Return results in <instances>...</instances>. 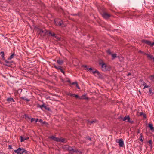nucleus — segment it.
I'll use <instances>...</instances> for the list:
<instances>
[{"label":"nucleus","mask_w":154,"mask_h":154,"mask_svg":"<svg viewBox=\"0 0 154 154\" xmlns=\"http://www.w3.org/2000/svg\"><path fill=\"white\" fill-rule=\"evenodd\" d=\"M54 23L57 26H62V27L65 26L64 24V22H63L62 20L59 18H55L54 20Z\"/></svg>","instance_id":"obj_1"},{"label":"nucleus","mask_w":154,"mask_h":154,"mask_svg":"<svg viewBox=\"0 0 154 154\" xmlns=\"http://www.w3.org/2000/svg\"><path fill=\"white\" fill-rule=\"evenodd\" d=\"M100 65L101 66L102 70L103 71H109L111 67L109 66H107L106 63L103 62L100 63Z\"/></svg>","instance_id":"obj_2"},{"label":"nucleus","mask_w":154,"mask_h":154,"mask_svg":"<svg viewBox=\"0 0 154 154\" xmlns=\"http://www.w3.org/2000/svg\"><path fill=\"white\" fill-rule=\"evenodd\" d=\"M54 67L57 69L58 71H60L64 75L65 74V66H57L55 64H53Z\"/></svg>","instance_id":"obj_3"},{"label":"nucleus","mask_w":154,"mask_h":154,"mask_svg":"<svg viewBox=\"0 0 154 154\" xmlns=\"http://www.w3.org/2000/svg\"><path fill=\"white\" fill-rule=\"evenodd\" d=\"M45 34H46V35L48 34L49 36L54 37L57 39H59V37L57 36L55 34L50 30H48L45 29Z\"/></svg>","instance_id":"obj_4"},{"label":"nucleus","mask_w":154,"mask_h":154,"mask_svg":"<svg viewBox=\"0 0 154 154\" xmlns=\"http://www.w3.org/2000/svg\"><path fill=\"white\" fill-rule=\"evenodd\" d=\"M69 95L71 97H75L76 98H78L79 99H85L86 100H88V97H85V95H83L82 96L80 97L78 95L75 94H69Z\"/></svg>","instance_id":"obj_5"},{"label":"nucleus","mask_w":154,"mask_h":154,"mask_svg":"<svg viewBox=\"0 0 154 154\" xmlns=\"http://www.w3.org/2000/svg\"><path fill=\"white\" fill-rule=\"evenodd\" d=\"M69 148V149L68 151L69 152V154H73V153H77L79 152L80 154H82V152L79 151L78 149H74L72 147L70 146Z\"/></svg>","instance_id":"obj_6"},{"label":"nucleus","mask_w":154,"mask_h":154,"mask_svg":"<svg viewBox=\"0 0 154 154\" xmlns=\"http://www.w3.org/2000/svg\"><path fill=\"white\" fill-rule=\"evenodd\" d=\"M143 89L144 92L147 94H148L151 96L154 94V92L151 91L152 88L150 87V86L148 88H146Z\"/></svg>","instance_id":"obj_7"},{"label":"nucleus","mask_w":154,"mask_h":154,"mask_svg":"<svg viewBox=\"0 0 154 154\" xmlns=\"http://www.w3.org/2000/svg\"><path fill=\"white\" fill-rule=\"evenodd\" d=\"M141 42L142 43H145L151 47H152L154 45V42L151 43V41L145 39H143L141 40Z\"/></svg>","instance_id":"obj_8"},{"label":"nucleus","mask_w":154,"mask_h":154,"mask_svg":"<svg viewBox=\"0 0 154 154\" xmlns=\"http://www.w3.org/2000/svg\"><path fill=\"white\" fill-rule=\"evenodd\" d=\"M37 106L38 107L40 108L42 110H43V108H44L45 110H47L48 111L50 110V108L45 106L44 103L42 105H40L39 104H38Z\"/></svg>","instance_id":"obj_9"},{"label":"nucleus","mask_w":154,"mask_h":154,"mask_svg":"<svg viewBox=\"0 0 154 154\" xmlns=\"http://www.w3.org/2000/svg\"><path fill=\"white\" fill-rule=\"evenodd\" d=\"M102 16L105 19H108L111 17V15L106 12H103L101 14Z\"/></svg>","instance_id":"obj_10"},{"label":"nucleus","mask_w":154,"mask_h":154,"mask_svg":"<svg viewBox=\"0 0 154 154\" xmlns=\"http://www.w3.org/2000/svg\"><path fill=\"white\" fill-rule=\"evenodd\" d=\"M92 72L94 74L95 73H97L99 78L102 79L103 78V75L97 70L95 69L94 71H92Z\"/></svg>","instance_id":"obj_11"},{"label":"nucleus","mask_w":154,"mask_h":154,"mask_svg":"<svg viewBox=\"0 0 154 154\" xmlns=\"http://www.w3.org/2000/svg\"><path fill=\"white\" fill-rule=\"evenodd\" d=\"M4 61L6 63L5 64H4V65L7 66L9 67L11 66V65H12V63H13V61H9L6 60H5Z\"/></svg>","instance_id":"obj_12"},{"label":"nucleus","mask_w":154,"mask_h":154,"mask_svg":"<svg viewBox=\"0 0 154 154\" xmlns=\"http://www.w3.org/2000/svg\"><path fill=\"white\" fill-rule=\"evenodd\" d=\"M117 143H119V146L120 147H123L124 145V142L122 139H119Z\"/></svg>","instance_id":"obj_13"},{"label":"nucleus","mask_w":154,"mask_h":154,"mask_svg":"<svg viewBox=\"0 0 154 154\" xmlns=\"http://www.w3.org/2000/svg\"><path fill=\"white\" fill-rule=\"evenodd\" d=\"M119 118L121 119L123 121H125L126 120H127V121H128L130 119V116H126L124 118H123V117L122 116H120Z\"/></svg>","instance_id":"obj_14"},{"label":"nucleus","mask_w":154,"mask_h":154,"mask_svg":"<svg viewBox=\"0 0 154 154\" xmlns=\"http://www.w3.org/2000/svg\"><path fill=\"white\" fill-rule=\"evenodd\" d=\"M57 63L59 65H62L64 63V61L59 58L57 61Z\"/></svg>","instance_id":"obj_15"},{"label":"nucleus","mask_w":154,"mask_h":154,"mask_svg":"<svg viewBox=\"0 0 154 154\" xmlns=\"http://www.w3.org/2000/svg\"><path fill=\"white\" fill-rule=\"evenodd\" d=\"M45 30H42L41 32H39L38 33L42 38H43L46 35L45 34Z\"/></svg>","instance_id":"obj_16"},{"label":"nucleus","mask_w":154,"mask_h":154,"mask_svg":"<svg viewBox=\"0 0 154 154\" xmlns=\"http://www.w3.org/2000/svg\"><path fill=\"white\" fill-rule=\"evenodd\" d=\"M49 138L52 139L56 142H58L59 138L58 137H56L54 136H52L49 137Z\"/></svg>","instance_id":"obj_17"},{"label":"nucleus","mask_w":154,"mask_h":154,"mask_svg":"<svg viewBox=\"0 0 154 154\" xmlns=\"http://www.w3.org/2000/svg\"><path fill=\"white\" fill-rule=\"evenodd\" d=\"M6 100L8 103H10V102H15V100L13 98L11 97L7 98L6 99Z\"/></svg>","instance_id":"obj_18"},{"label":"nucleus","mask_w":154,"mask_h":154,"mask_svg":"<svg viewBox=\"0 0 154 154\" xmlns=\"http://www.w3.org/2000/svg\"><path fill=\"white\" fill-rule=\"evenodd\" d=\"M58 142H61L64 143H66V141L65 138H59Z\"/></svg>","instance_id":"obj_19"},{"label":"nucleus","mask_w":154,"mask_h":154,"mask_svg":"<svg viewBox=\"0 0 154 154\" xmlns=\"http://www.w3.org/2000/svg\"><path fill=\"white\" fill-rule=\"evenodd\" d=\"M148 127L149 128L150 130L152 131H154V127L152 124L149 123L148 125Z\"/></svg>","instance_id":"obj_20"},{"label":"nucleus","mask_w":154,"mask_h":154,"mask_svg":"<svg viewBox=\"0 0 154 154\" xmlns=\"http://www.w3.org/2000/svg\"><path fill=\"white\" fill-rule=\"evenodd\" d=\"M71 15H72L73 16H77L79 17H81L82 16V14L81 12H79L77 14H71Z\"/></svg>","instance_id":"obj_21"},{"label":"nucleus","mask_w":154,"mask_h":154,"mask_svg":"<svg viewBox=\"0 0 154 154\" xmlns=\"http://www.w3.org/2000/svg\"><path fill=\"white\" fill-rule=\"evenodd\" d=\"M0 55L2 57V58L3 60H5V56L4 52L3 51H2L0 53Z\"/></svg>","instance_id":"obj_22"},{"label":"nucleus","mask_w":154,"mask_h":154,"mask_svg":"<svg viewBox=\"0 0 154 154\" xmlns=\"http://www.w3.org/2000/svg\"><path fill=\"white\" fill-rule=\"evenodd\" d=\"M20 150L21 149H20V147H19L17 150H14V152L15 153H16L17 154H20Z\"/></svg>","instance_id":"obj_23"},{"label":"nucleus","mask_w":154,"mask_h":154,"mask_svg":"<svg viewBox=\"0 0 154 154\" xmlns=\"http://www.w3.org/2000/svg\"><path fill=\"white\" fill-rule=\"evenodd\" d=\"M142 85H143L144 86L143 89H145L146 88H148L149 87V86L148 85L146 82L143 83V84H142Z\"/></svg>","instance_id":"obj_24"},{"label":"nucleus","mask_w":154,"mask_h":154,"mask_svg":"<svg viewBox=\"0 0 154 154\" xmlns=\"http://www.w3.org/2000/svg\"><path fill=\"white\" fill-rule=\"evenodd\" d=\"M15 55V54L14 53H13L12 55H11L10 57H8V60H11V59L13 58L14 56Z\"/></svg>","instance_id":"obj_25"},{"label":"nucleus","mask_w":154,"mask_h":154,"mask_svg":"<svg viewBox=\"0 0 154 154\" xmlns=\"http://www.w3.org/2000/svg\"><path fill=\"white\" fill-rule=\"evenodd\" d=\"M20 98L22 100H26V101L27 102H29L30 100L28 98H27L25 97H20Z\"/></svg>","instance_id":"obj_26"},{"label":"nucleus","mask_w":154,"mask_h":154,"mask_svg":"<svg viewBox=\"0 0 154 154\" xmlns=\"http://www.w3.org/2000/svg\"><path fill=\"white\" fill-rule=\"evenodd\" d=\"M146 55H147L148 58H149V59H150L151 60H152L153 57L152 56L149 55L147 53V54Z\"/></svg>","instance_id":"obj_27"},{"label":"nucleus","mask_w":154,"mask_h":154,"mask_svg":"<svg viewBox=\"0 0 154 154\" xmlns=\"http://www.w3.org/2000/svg\"><path fill=\"white\" fill-rule=\"evenodd\" d=\"M140 116H142V115H143V117L144 118H146V115L145 114V113H144L143 112H141L140 113Z\"/></svg>","instance_id":"obj_28"},{"label":"nucleus","mask_w":154,"mask_h":154,"mask_svg":"<svg viewBox=\"0 0 154 154\" xmlns=\"http://www.w3.org/2000/svg\"><path fill=\"white\" fill-rule=\"evenodd\" d=\"M20 141L21 142H23L24 140H26V137H23L22 136H20Z\"/></svg>","instance_id":"obj_29"},{"label":"nucleus","mask_w":154,"mask_h":154,"mask_svg":"<svg viewBox=\"0 0 154 154\" xmlns=\"http://www.w3.org/2000/svg\"><path fill=\"white\" fill-rule=\"evenodd\" d=\"M85 138L87 140H88L90 141H91L92 140L91 137H89L88 136H87L86 137H85Z\"/></svg>","instance_id":"obj_30"},{"label":"nucleus","mask_w":154,"mask_h":154,"mask_svg":"<svg viewBox=\"0 0 154 154\" xmlns=\"http://www.w3.org/2000/svg\"><path fill=\"white\" fill-rule=\"evenodd\" d=\"M112 57V60H113L117 57V54H111Z\"/></svg>","instance_id":"obj_31"},{"label":"nucleus","mask_w":154,"mask_h":154,"mask_svg":"<svg viewBox=\"0 0 154 154\" xmlns=\"http://www.w3.org/2000/svg\"><path fill=\"white\" fill-rule=\"evenodd\" d=\"M97 122V120H94L89 121H88V123H90V124H93L94 123L96 122Z\"/></svg>","instance_id":"obj_32"},{"label":"nucleus","mask_w":154,"mask_h":154,"mask_svg":"<svg viewBox=\"0 0 154 154\" xmlns=\"http://www.w3.org/2000/svg\"><path fill=\"white\" fill-rule=\"evenodd\" d=\"M138 52L139 53H140L142 54H143L144 55H146L147 54V53H145L144 51H142L141 50H139V51H138Z\"/></svg>","instance_id":"obj_33"},{"label":"nucleus","mask_w":154,"mask_h":154,"mask_svg":"<svg viewBox=\"0 0 154 154\" xmlns=\"http://www.w3.org/2000/svg\"><path fill=\"white\" fill-rule=\"evenodd\" d=\"M140 137H139V139H140V140L142 141V142H143V140L142 139V138L143 137V136H142V134H140Z\"/></svg>","instance_id":"obj_34"},{"label":"nucleus","mask_w":154,"mask_h":154,"mask_svg":"<svg viewBox=\"0 0 154 154\" xmlns=\"http://www.w3.org/2000/svg\"><path fill=\"white\" fill-rule=\"evenodd\" d=\"M70 146L68 145H66L65 146V149H66V150H68L69 147Z\"/></svg>","instance_id":"obj_35"},{"label":"nucleus","mask_w":154,"mask_h":154,"mask_svg":"<svg viewBox=\"0 0 154 154\" xmlns=\"http://www.w3.org/2000/svg\"><path fill=\"white\" fill-rule=\"evenodd\" d=\"M82 67H84L86 68V69L85 70L87 69L88 70V66L87 65H83L82 66Z\"/></svg>","instance_id":"obj_36"},{"label":"nucleus","mask_w":154,"mask_h":154,"mask_svg":"<svg viewBox=\"0 0 154 154\" xmlns=\"http://www.w3.org/2000/svg\"><path fill=\"white\" fill-rule=\"evenodd\" d=\"M20 149H21V150L20 151V154H23L24 152H23V148H21L20 147Z\"/></svg>","instance_id":"obj_37"},{"label":"nucleus","mask_w":154,"mask_h":154,"mask_svg":"<svg viewBox=\"0 0 154 154\" xmlns=\"http://www.w3.org/2000/svg\"><path fill=\"white\" fill-rule=\"evenodd\" d=\"M127 122L131 123V124H133L134 122V121L133 120H131L130 119H129V120L127 121Z\"/></svg>","instance_id":"obj_38"},{"label":"nucleus","mask_w":154,"mask_h":154,"mask_svg":"<svg viewBox=\"0 0 154 154\" xmlns=\"http://www.w3.org/2000/svg\"><path fill=\"white\" fill-rule=\"evenodd\" d=\"M23 152H24V153H25L26 154H29V152L27 151L24 148Z\"/></svg>","instance_id":"obj_39"},{"label":"nucleus","mask_w":154,"mask_h":154,"mask_svg":"<svg viewBox=\"0 0 154 154\" xmlns=\"http://www.w3.org/2000/svg\"><path fill=\"white\" fill-rule=\"evenodd\" d=\"M107 52L108 54L110 55H111L112 54L109 49L107 51Z\"/></svg>","instance_id":"obj_40"},{"label":"nucleus","mask_w":154,"mask_h":154,"mask_svg":"<svg viewBox=\"0 0 154 154\" xmlns=\"http://www.w3.org/2000/svg\"><path fill=\"white\" fill-rule=\"evenodd\" d=\"M88 70L89 71H90L91 72H92V71H93V69H92V68H91V67L88 68Z\"/></svg>","instance_id":"obj_41"},{"label":"nucleus","mask_w":154,"mask_h":154,"mask_svg":"<svg viewBox=\"0 0 154 154\" xmlns=\"http://www.w3.org/2000/svg\"><path fill=\"white\" fill-rule=\"evenodd\" d=\"M139 82H140V83L142 84H143V83H145V82H144L143 80L142 79H140L139 80Z\"/></svg>","instance_id":"obj_42"},{"label":"nucleus","mask_w":154,"mask_h":154,"mask_svg":"<svg viewBox=\"0 0 154 154\" xmlns=\"http://www.w3.org/2000/svg\"><path fill=\"white\" fill-rule=\"evenodd\" d=\"M76 87L78 89H80V87H79V86L78 85V84L77 83H76Z\"/></svg>","instance_id":"obj_43"},{"label":"nucleus","mask_w":154,"mask_h":154,"mask_svg":"<svg viewBox=\"0 0 154 154\" xmlns=\"http://www.w3.org/2000/svg\"><path fill=\"white\" fill-rule=\"evenodd\" d=\"M25 118H27L28 119H30L29 117L26 114L25 115Z\"/></svg>","instance_id":"obj_44"},{"label":"nucleus","mask_w":154,"mask_h":154,"mask_svg":"<svg viewBox=\"0 0 154 154\" xmlns=\"http://www.w3.org/2000/svg\"><path fill=\"white\" fill-rule=\"evenodd\" d=\"M42 124H46L47 125H48V123H47L45 121H43Z\"/></svg>","instance_id":"obj_45"},{"label":"nucleus","mask_w":154,"mask_h":154,"mask_svg":"<svg viewBox=\"0 0 154 154\" xmlns=\"http://www.w3.org/2000/svg\"><path fill=\"white\" fill-rule=\"evenodd\" d=\"M149 146L150 147V149L151 150H152V144H149Z\"/></svg>","instance_id":"obj_46"},{"label":"nucleus","mask_w":154,"mask_h":154,"mask_svg":"<svg viewBox=\"0 0 154 154\" xmlns=\"http://www.w3.org/2000/svg\"><path fill=\"white\" fill-rule=\"evenodd\" d=\"M35 120V118H32L31 119V122H32L33 121H34V120Z\"/></svg>","instance_id":"obj_47"},{"label":"nucleus","mask_w":154,"mask_h":154,"mask_svg":"<svg viewBox=\"0 0 154 154\" xmlns=\"http://www.w3.org/2000/svg\"><path fill=\"white\" fill-rule=\"evenodd\" d=\"M42 29H41V28H38V31L39 32H41V31L42 30Z\"/></svg>","instance_id":"obj_48"},{"label":"nucleus","mask_w":154,"mask_h":154,"mask_svg":"<svg viewBox=\"0 0 154 154\" xmlns=\"http://www.w3.org/2000/svg\"><path fill=\"white\" fill-rule=\"evenodd\" d=\"M77 82H73L72 83H71V84H70L71 85H74V84H75L76 85V83H77Z\"/></svg>","instance_id":"obj_49"},{"label":"nucleus","mask_w":154,"mask_h":154,"mask_svg":"<svg viewBox=\"0 0 154 154\" xmlns=\"http://www.w3.org/2000/svg\"><path fill=\"white\" fill-rule=\"evenodd\" d=\"M152 140H149L148 141V143H149V144H152Z\"/></svg>","instance_id":"obj_50"},{"label":"nucleus","mask_w":154,"mask_h":154,"mask_svg":"<svg viewBox=\"0 0 154 154\" xmlns=\"http://www.w3.org/2000/svg\"><path fill=\"white\" fill-rule=\"evenodd\" d=\"M8 149H12V146L11 145H10L8 146Z\"/></svg>","instance_id":"obj_51"},{"label":"nucleus","mask_w":154,"mask_h":154,"mask_svg":"<svg viewBox=\"0 0 154 154\" xmlns=\"http://www.w3.org/2000/svg\"><path fill=\"white\" fill-rule=\"evenodd\" d=\"M67 82L69 83L70 84H71V82L70 80L69 79L66 81Z\"/></svg>","instance_id":"obj_52"},{"label":"nucleus","mask_w":154,"mask_h":154,"mask_svg":"<svg viewBox=\"0 0 154 154\" xmlns=\"http://www.w3.org/2000/svg\"><path fill=\"white\" fill-rule=\"evenodd\" d=\"M39 122L42 123L43 121L42 119H40L39 120Z\"/></svg>","instance_id":"obj_53"},{"label":"nucleus","mask_w":154,"mask_h":154,"mask_svg":"<svg viewBox=\"0 0 154 154\" xmlns=\"http://www.w3.org/2000/svg\"><path fill=\"white\" fill-rule=\"evenodd\" d=\"M131 75V73H128L127 75V76H130V75Z\"/></svg>","instance_id":"obj_54"},{"label":"nucleus","mask_w":154,"mask_h":154,"mask_svg":"<svg viewBox=\"0 0 154 154\" xmlns=\"http://www.w3.org/2000/svg\"><path fill=\"white\" fill-rule=\"evenodd\" d=\"M22 91V89H19L18 90V91H20V92H21Z\"/></svg>","instance_id":"obj_55"},{"label":"nucleus","mask_w":154,"mask_h":154,"mask_svg":"<svg viewBox=\"0 0 154 154\" xmlns=\"http://www.w3.org/2000/svg\"><path fill=\"white\" fill-rule=\"evenodd\" d=\"M137 133L138 134L140 133V130L139 129L137 130Z\"/></svg>","instance_id":"obj_56"},{"label":"nucleus","mask_w":154,"mask_h":154,"mask_svg":"<svg viewBox=\"0 0 154 154\" xmlns=\"http://www.w3.org/2000/svg\"><path fill=\"white\" fill-rule=\"evenodd\" d=\"M38 118L35 119V122H38Z\"/></svg>","instance_id":"obj_57"},{"label":"nucleus","mask_w":154,"mask_h":154,"mask_svg":"<svg viewBox=\"0 0 154 154\" xmlns=\"http://www.w3.org/2000/svg\"><path fill=\"white\" fill-rule=\"evenodd\" d=\"M26 140H28V139L29 138V137H26Z\"/></svg>","instance_id":"obj_58"},{"label":"nucleus","mask_w":154,"mask_h":154,"mask_svg":"<svg viewBox=\"0 0 154 154\" xmlns=\"http://www.w3.org/2000/svg\"><path fill=\"white\" fill-rule=\"evenodd\" d=\"M0 64H2V62L1 61H0Z\"/></svg>","instance_id":"obj_59"},{"label":"nucleus","mask_w":154,"mask_h":154,"mask_svg":"<svg viewBox=\"0 0 154 154\" xmlns=\"http://www.w3.org/2000/svg\"><path fill=\"white\" fill-rule=\"evenodd\" d=\"M152 60H153V61H154V57H153V59H152Z\"/></svg>","instance_id":"obj_60"},{"label":"nucleus","mask_w":154,"mask_h":154,"mask_svg":"<svg viewBox=\"0 0 154 154\" xmlns=\"http://www.w3.org/2000/svg\"><path fill=\"white\" fill-rule=\"evenodd\" d=\"M121 58H122V60H123V59H124V58H123V57H121Z\"/></svg>","instance_id":"obj_61"},{"label":"nucleus","mask_w":154,"mask_h":154,"mask_svg":"<svg viewBox=\"0 0 154 154\" xmlns=\"http://www.w3.org/2000/svg\"><path fill=\"white\" fill-rule=\"evenodd\" d=\"M118 57H119V56H118Z\"/></svg>","instance_id":"obj_62"},{"label":"nucleus","mask_w":154,"mask_h":154,"mask_svg":"<svg viewBox=\"0 0 154 154\" xmlns=\"http://www.w3.org/2000/svg\"><path fill=\"white\" fill-rule=\"evenodd\" d=\"M139 92H140V91H139Z\"/></svg>","instance_id":"obj_63"}]
</instances>
